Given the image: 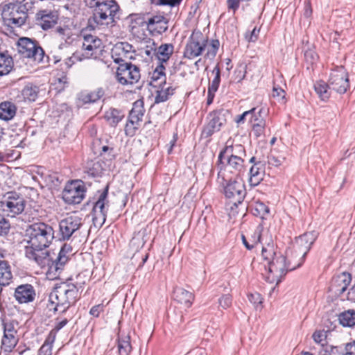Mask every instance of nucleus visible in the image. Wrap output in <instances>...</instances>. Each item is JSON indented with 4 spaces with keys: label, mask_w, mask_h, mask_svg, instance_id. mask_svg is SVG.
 Returning <instances> with one entry per match:
<instances>
[{
    "label": "nucleus",
    "mask_w": 355,
    "mask_h": 355,
    "mask_svg": "<svg viewBox=\"0 0 355 355\" xmlns=\"http://www.w3.org/2000/svg\"><path fill=\"white\" fill-rule=\"evenodd\" d=\"M28 245L26 248V256L40 266L48 263L47 248L54 239L53 227L44 223H35L30 225L26 230Z\"/></svg>",
    "instance_id": "1"
},
{
    "label": "nucleus",
    "mask_w": 355,
    "mask_h": 355,
    "mask_svg": "<svg viewBox=\"0 0 355 355\" xmlns=\"http://www.w3.org/2000/svg\"><path fill=\"white\" fill-rule=\"evenodd\" d=\"M71 255H72V248L67 244H64L61 248L58 254L49 250L48 257L50 258V261L48 263L41 265L40 268L44 270L49 279H58L64 270Z\"/></svg>",
    "instance_id": "2"
},
{
    "label": "nucleus",
    "mask_w": 355,
    "mask_h": 355,
    "mask_svg": "<svg viewBox=\"0 0 355 355\" xmlns=\"http://www.w3.org/2000/svg\"><path fill=\"white\" fill-rule=\"evenodd\" d=\"M217 181L224 188V193L230 200V205L231 209L233 206L237 207L241 204L246 194L243 181L236 178L234 180H227L223 171H220L218 174Z\"/></svg>",
    "instance_id": "3"
},
{
    "label": "nucleus",
    "mask_w": 355,
    "mask_h": 355,
    "mask_svg": "<svg viewBox=\"0 0 355 355\" xmlns=\"http://www.w3.org/2000/svg\"><path fill=\"white\" fill-rule=\"evenodd\" d=\"M78 290L73 284L62 283L55 287L49 297V311H58L60 306L74 302Z\"/></svg>",
    "instance_id": "4"
},
{
    "label": "nucleus",
    "mask_w": 355,
    "mask_h": 355,
    "mask_svg": "<svg viewBox=\"0 0 355 355\" xmlns=\"http://www.w3.org/2000/svg\"><path fill=\"white\" fill-rule=\"evenodd\" d=\"M268 264V275L266 277V281L269 283L276 282L278 284L288 270H293L300 267L302 266V261H298L297 263L292 266L291 261L286 262V257L279 254L278 257Z\"/></svg>",
    "instance_id": "5"
},
{
    "label": "nucleus",
    "mask_w": 355,
    "mask_h": 355,
    "mask_svg": "<svg viewBox=\"0 0 355 355\" xmlns=\"http://www.w3.org/2000/svg\"><path fill=\"white\" fill-rule=\"evenodd\" d=\"M119 6L113 0L94 9L92 21L98 26H113L115 24V16L119 12ZM92 24V19H89Z\"/></svg>",
    "instance_id": "6"
},
{
    "label": "nucleus",
    "mask_w": 355,
    "mask_h": 355,
    "mask_svg": "<svg viewBox=\"0 0 355 355\" xmlns=\"http://www.w3.org/2000/svg\"><path fill=\"white\" fill-rule=\"evenodd\" d=\"M27 17V12L21 7L15 5L7 6L2 12L5 30L9 31L10 28V33L14 31V28H19L25 24Z\"/></svg>",
    "instance_id": "7"
},
{
    "label": "nucleus",
    "mask_w": 355,
    "mask_h": 355,
    "mask_svg": "<svg viewBox=\"0 0 355 355\" xmlns=\"http://www.w3.org/2000/svg\"><path fill=\"white\" fill-rule=\"evenodd\" d=\"M18 53L23 57L33 60L37 63L44 62V51L38 42L28 37H21L17 42Z\"/></svg>",
    "instance_id": "8"
},
{
    "label": "nucleus",
    "mask_w": 355,
    "mask_h": 355,
    "mask_svg": "<svg viewBox=\"0 0 355 355\" xmlns=\"http://www.w3.org/2000/svg\"><path fill=\"white\" fill-rule=\"evenodd\" d=\"M25 205L24 197L16 192L7 193L0 200V210L12 217L22 213Z\"/></svg>",
    "instance_id": "9"
},
{
    "label": "nucleus",
    "mask_w": 355,
    "mask_h": 355,
    "mask_svg": "<svg viewBox=\"0 0 355 355\" xmlns=\"http://www.w3.org/2000/svg\"><path fill=\"white\" fill-rule=\"evenodd\" d=\"M140 76L139 67L130 63L120 64L116 73L117 81L123 85H132L137 83L140 79Z\"/></svg>",
    "instance_id": "10"
},
{
    "label": "nucleus",
    "mask_w": 355,
    "mask_h": 355,
    "mask_svg": "<svg viewBox=\"0 0 355 355\" xmlns=\"http://www.w3.org/2000/svg\"><path fill=\"white\" fill-rule=\"evenodd\" d=\"M83 225V218L76 214L67 216L59 223L60 234L62 240H69Z\"/></svg>",
    "instance_id": "11"
},
{
    "label": "nucleus",
    "mask_w": 355,
    "mask_h": 355,
    "mask_svg": "<svg viewBox=\"0 0 355 355\" xmlns=\"http://www.w3.org/2000/svg\"><path fill=\"white\" fill-rule=\"evenodd\" d=\"M329 84L331 90L344 94L349 87L348 74L343 67H338L331 73Z\"/></svg>",
    "instance_id": "12"
},
{
    "label": "nucleus",
    "mask_w": 355,
    "mask_h": 355,
    "mask_svg": "<svg viewBox=\"0 0 355 355\" xmlns=\"http://www.w3.org/2000/svg\"><path fill=\"white\" fill-rule=\"evenodd\" d=\"M82 182L74 181L67 184L62 191V198L68 204H79L85 197Z\"/></svg>",
    "instance_id": "13"
},
{
    "label": "nucleus",
    "mask_w": 355,
    "mask_h": 355,
    "mask_svg": "<svg viewBox=\"0 0 355 355\" xmlns=\"http://www.w3.org/2000/svg\"><path fill=\"white\" fill-rule=\"evenodd\" d=\"M317 237L318 233L315 231H312L306 232L296 239L294 248L295 251L300 256L299 261L304 262L305 257L315 241Z\"/></svg>",
    "instance_id": "14"
},
{
    "label": "nucleus",
    "mask_w": 355,
    "mask_h": 355,
    "mask_svg": "<svg viewBox=\"0 0 355 355\" xmlns=\"http://www.w3.org/2000/svg\"><path fill=\"white\" fill-rule=\"evenodd\" d=\"M107 188L100 194L93 207V221L96 225H103L106 220L108 209Z\"/></svg>",
    "instance_id": "15"
},
{
    "label": "nucleus",
    "mask_w": 355,
    "mask_h": 355,
    "mask_svg": "<svg viewBox=\"0 0 355 355\" xmlns=\"http://www.w3.org/2000/svg\"><path fill=\"white\" fill-rule=\"evenodd\" d=\"M207 120V123L202 130V135L205 137H209L214 132L219 131L227 121L225 113L223 111H215L210 113Z\"/></svg>",
    "instance_id": "16"
},
{
    "label": "nucleus",
    "mask_w": 355,
    "mask_h": 355,
    "mask_svg": "<svg viewBox=\"0 0 355 355\" xmlns=\"http://www.w3.org/2000/svg\"><path fill=\"white\" fill-rule=\"evenodd\" d=\"M144 112L142 101H137L134 103L133 107L129 114L128 122L125 125L127 135H133L135 130L138 129L140 122L142 121Z\"/></svg>",
    "instance_id": "17"
},
{
    "label": "nucleus",
    "mask_w": 355,
    "mask_h": 355,
    "mask_svg": "<svg viewBox=\"0 0 355 355\" xmlns=\"http://www.w3.org/2000/svg\"><path fill=\"white\" fill-rule=\"evenodd\" d=\"M144 112L142 101H137L134 103L133 107L129 114L128 122L125 125L127 135H133L135 130L138 129L140 122L142 121Z\"/></svg>",
    "instance_id": "18"
},
{
    "label": "nucleus",
    "mask_w": 355,
    "mask_h": 355,
    "mask_svg": "<svg viewBox=\"0 0 355 355\" xmlns=\"http://www.w3.org/2000/svg\"><path fill=\"white\" fill-rule=\"evenodd\" d=\"M111 55L114 62L120 63L125 60H132L135 56V50L128 42H118L111 50Z\"/></svg>",
    "instance_id": "19"
},
{
    "label": "nucleus",
    "mask_w": 355,
    "mask_h": 355,
    "mask_svg": "<svg viewBox=\"0 0 355 355\" xmlns=\"http://www.w3.org/2000/svg\"><path fill=\"white\" fill-rule=\"evenodd\" d=\"M205 40L200 34H193L188 41L184 55L189 59H193L199 56L206 46Z\"/></svg>",
    "instance_id": "20"
},
{
    "label": "nucleus",
    "mask_w": 355,
    "mask_h": 355,
    "mask_svg": "<svg viewBox=\"0 0 355 355\" xmlns=\"http://www.w3.org/2000/svg\"><path fill=\"white\" fill-rule=\"evenodd\" d=\"M15 298L20 304H26L34 301L36 293L33 286L26 284L18 286L15 291Z\"/></svg>",
    "instance_id": "21"
},
{
    "label": "nucleus",
    "mask_w": 355,
    "mask_h": 355,
    "mask_svg": "<svg viewBox=\"0 0 355 355\" xmlns=\"http://www.w3.org/2000/svg\"><path fill=\"white\" fill-rule=\"evenodd\" d=\"M263 114H265L263 108L255 111L250 117L252 132L256 137H260L264 135L266 128V119Z\"/></svg>",
    "instance_id": "22"
},
{
    "label": "nucleus",
    "mask_w": 355,
    "mask_h": 355,
    "mask_svg": "<svg viewBox=\"0 0 355 355\" xmlns=\"http://www.w3.org/2000/svg\"><path fill=\"white\" fill-rule=\"evenodd\" d=\"M261 243L263 245L261 255L263 259L268 263L279 255L275 248L272 235L268 231H266V237L265 239L262 241Z\"/></svg>",
    "instance_id": "23"
},
{
    "label": "nucleus",
    "mask_w": 355,
    "mask_h": 355,
    "mask_svg": "<svg viewBox=\"0 0 355 355\" xmlns=\"http://www.w3.org/2000/svg\"><path fill=\"white\" fill-rule=\"evenodd\" d=\"M351 281L352 277L349 273L346 272H341L333 279L331 290L336 294L341 295L346 291Z\"/></svg>",
    "instance_id": "24"
},
{
    "label": "nucleus",
    "mask_w": 355,
    "mask_h": 355,
    "mask_svg": "<svg viewBox=\"0 0 355 355\" xmlns=\"http://www.w3.org/2000/svg\"><path fill=\"white\" fill-rule=\"evenodd\" d=\"M101 40L96 36L92 35H84L82 48L85 51L84 55L85 58H89L92 56L94 53L101 48Z\"/></svg>",
    "instance_id": "25"
},
{
    "label": "nucleus",
    "mask_w": 355,
    "mask_h": 355,
    "mask_svg": "<svg viewBox=\"0 0 355 355\" xmlns=\"http://www.w3.org/2000/svg\"><path fill=\"white\" fill-rule=\"evenodd\" d=\"M148 239V231L146 228H142L134 234L130 242V248L133 252H137L144 246Z\"/></svg>",
    "instance_id": "26"
},
{
    "label": "nucleus",
    "mask_w": 355,
    "mask_h": 355,
    "mask_svg": "<svg viewBox=\"0 0 355 355\" xmlns=\"http://www.w3.org/2000/svg\"><path fill=\"white\" fill-rule=\"evenodd\" d=\"M40 21V26L44 30L52 28L57 22L58 15L55 12L49 10H41L37 14Z\"/></svg>",
    "instance_id": "27"
},
{
    "label": "nucleus",
    "mask_w": 355,
    "mask_h": 355,
    "mask_svg": "<svg viewBox=\"0 0 355 355\" xmlns=\"http://www.w3.org/2000/svg\"><path fill=\"white\" fill-rule=\"evenodd\" d=\"M174 300L179 304L184 306L183 308L188 309L192 304L193 300V294L181 287H177L173 292Z\"/></svg>",
    "instance_id": "28"
},
{
    "label": "nucleus",
    "mask_w": 355,
    "mask_h": 355,
    "mask_svg": "<svg viewBox=\"0 0 355 355\" xmlns=\"http://www.w3.org/2000/svg\"><path fill=\"white\" fill-rule=\"evenodd\" d=\"M225 159H227V164L225 170L223 171L224 173L225 171H229L232 173L238 174L243 170L244 160L241 156L230 155L229 157H225Z\"/></svg>",
    "instance_id": "29"
},
{
    "label": "nucleus",
    "mask_w": 355,
    "mask_h": 355,
    "mask_svg": "<svg viewBox=\"0 0 355 355\" xmlns=\"http://www.w3.org/2000/svg\"><path fill=\"white\" fill-rule=\"evenodd\" d=\"M265 237L266 232H261V229L259 227L248 238L244 235L241 236L243 245L248 250L252 249L257 244L261 243Z\"/></svg>",
    "instance_id": "30"
},
{
    "label": "nucleus",
    "mask_w": 355,
    "mask_h": 355,
    "mask_svg": "<svg viewBox=\"0 0 355 355\" xmlns=\"http://www.w3.org/2000/svg\"><path fill=\"white\" fill-rule=\"evenodd\" d=\"M104 95L102 88H97L92 92L84 91L78 94V99L83 103H95Z\"/></svg>",
    "instance_id": "31"
},
{
    "label": "nucleus",
    "mask_w": 355,
    "mask_h": 355,
    "mask_svg": "<svg viewBox=\"0 0 355 355\" xmlns=\"http://www.w3.org/2000/svg\"><path fill=\"white\" fill-rule=\"evenodd\" d=\"M15 105L9 101L0 103V119L4 121L12 119L16 114Z\"/></svg>",
    "instance_id": "32"
},
{
    "label": "nucleus",
    "mask_w": 355,
    "mask_h": 355,
    "mask_svg": "<svg viewBox=\"0 0 355 355\" xmlns=\"http://www.w3.org/2000/svg\"><path fill=\"white\" fill-rule=\"evenodd\" d=\"M58 33L60 36L61 43L58 46L59 49H62L64 46L72 45L75 41V35L68 28H59Z\"/></svg>",
    "instance_id": "33"
},
{
    "label": "nucleus",
    "mask_w": 355,
    "mask_h": 355,
    "mask_svg": "<svg viewBox=\"0 0 355 355\" xmlns=\"http://www.w3.org/2000/svg\"><path fill=\"white\" fill-rule=\"evenodd\" d=\"M12 278L10 266L8 261H0V286H7Z\"/></svg>",
    "instance_id": "34"
},
{
    "label": "nucleus",
    "mask_w": 355,
    "mask_h": 355,
    "mask_svg": "<svg viewBox=\"0 0 355 355\" xmlns=\"http://www.w3.org/2000/svg\"><path fill=\"white\" fill-rule=\"evenodd\" d=\"M314 90L322 101H327L331 96V89L329 84L319 80L314 84Z\"/></svg>",
    "instance_id": "35"
},
{
    "label": "nucleus",
    "mask_w": 355,
    "mask_h": 355,
    "mask_svg": "<svg viewBox=\"0 0 355 355\" xmlns=\"http://www.w3.org/2000/svg\"><path fill=\"white\" fill-rule=\"evenodd\" d=\"M173 52V46L171 44H161L156 50L155 55L162 63L168 60Z\"/></svg>",
    "instance_id": "36"
},
{
    "label": "nucleus",
    "mask_w": 355,
    "mask_h": 355,
    "mask_svg": "<svg viewBox=\"0 0 355 355\" xmlns=\"http://www.w3.org/2000/svg\"><path fill=\"white\" fill-rule=\"evenodd\" d=\"M230 155H237V156H245V150L243 146L235 145L234 146L226 147V148L221 151L218 156V159L220 162H223V159L225 157H229Z\"/></svg>",
    "instance_id": "37"
},
{
    "label": "nucleus",
    "mask_w": 355,
    "mask_h": 355,
    "mask_svg": "<svg viewBox=\"0 0 355 355\" xmlns=\"http://www.w3.org/2000/svg\"><path fill=\"white\" fill-rule=\"evenodd\" d=\"M263 170L260 167H259L257 164H254V166H252L250 170V184L252 187L257 186L263 180Z\"/></svg>",
    "instance_id": "38"
},
{
    "label": "nucleus",
    "mask_w": 355,
    "mask_h": 355,
    "mask_svg": "<svg viewBox=\"0 0 355 355\" xmlns=\"http://www.w3.org/2000/svg\"><path fill=\"white\" fill-rule=\"evenodd\" d=\"M123 116L120 110L114 108H110L105 114V119L112 126H116Z\"/></svg>",
    "instance_id": "39"
},
{
    "label": "nucleus",
    "mask_w": 355,
    "mask_h": 355,
    "mask_svg": "<svg viewBox=\"0 0 355 355\" xmlns=\"http://www.w3.org/2000/svg\"><path fill=\"white\" fill-rule=\"evenodd\" d=\"M18 343V338L15 335L5 334L1 340V349L4 352H10Z\"/></svg>",
    "instance_id": "40"
},
{
    "label": "nucleus",
    "mask_w": 355,
    "mask_h": 355,
    "mask_svg": "<svg viewBox=\"0 0 355 355\" xmlns=\"http://www.w3.org/2000/svg\"><path fill=\"white\" fill-rule=\"evenodd\" d=\"M339 323L344 327L355 325V312H340L338 315Z\"/></svg>",
    "instance_id": "41"
},
{
    "label": "nucleus",
    "mask_w": 355,
    "mask_h": 355,
    "mask_svg": "<svg viewBox=\"0 0 355 355\" xmlns=\"http://www.w3.org/2000/svg\"><path fill=\"white\" fill-rule=\"evenodd\" d=\"M130 336L119 337L118 339V350L119 355H129L132 350Z\"/></svg>",
    "instance_id": "42"
},
{
    "label": "nucleus",
    "mask_w": 355,
    "mask_h": 355,
    "mask_svg": "<svg viewBox=\"0 0 355 355\" xmlns=\"http://www.w3.org/2000/svg\"><path fill=\"white\" fill-rule=\"evenodd\" d=\"M2 325L3 327V334L17 335V327L18 322L14 320H8L5 316L1 317Z\"/></svg>",
    "instance_id": "43"
},
{
    "label": "nucleus",
    "mask_w": 355,
    "mask_h": 355,
    "mask_svg": "<svg viewBox=\"0 0 355 355\" xmlns=\"http://www.w3.org/2000/svg\"><path fill=\"white\" fill-rule=\"evenodd\" d=\"M11 57L0 53V76L8 74L12 67Z\"/></svg>",
    "instance_id": "44"
},
{
    "label": "nucleus",
    "mask_w": 355,
    "mask_h": 355,
    "mask_svg": "<svg viewBox=\"0 0 355 355\" xmlns=\"http://www.w3.org/2000/svg\"><path fill=\"white\" fill-rule=\"evenodd\" d=\"M175 89V87H173L171 86L167 87L166 88L162 87L160 90L157 92L155 103H159L166 101L169 96L174 94Z\"/></svg>",
    "instance_id": "45"
},
{
    "label": "nucleus",
    "mask_w": 355,
    "mask_h": 355,
    "mask_svg": "<svg viewBox=\"0 0 355 355\" xmlns=\"http://www.w3.org/2000/svg\"><path fill=\"white\" fill-rule=\"evenodd\" d=\"M213 73H215V77L209 85L207 92L209 97L211 95H212V97L214 96V93L217 91L220 81V71L218 66L214 68Z\"/></svg>",
    "instance_id": "46"
},
{
    "label": "nucleus",
    "mask_w": 355,
    "mask_h": 355,
    "mask_svg": "<svg viewBox=\"0 0 355 355\" xmlns=\"http://www.w3.org/2000/svg\"><path fill=\"white\" fill-rule=\"evenodd\" d=\"M39 88L37 86L28 85L22 90L24 98L29 101H35L37 98Z\"/></svg>",
    "instance_id": "47"
},
{
    "label": "nucleus",
    "mask_w": 355,
    "mask_h": 355,
    "mask_svg": "<svg viewBox=\"0 0 355 355\" xmlns=\"http://www.w3.org/2000/svg\"><path fill=\"white\" fill-rule=\"evenodd\" d=\"M165 67L162 64L158 65L150 74V78L153 82H157L161 80L160 84L165 83Z\"/></svg>",
    "instance_id": "48"
},
{
    "label": "nucleus",
    "mask_w": 355,
    "mask_h": 355,
    "mask_svg": "<svg viewBox=\"0 0 355 355\" xmlns=\"http://www.w3.org/2000/svg\"><path fill=\"white\" fill-rule=\"evenodd\" d=\"M55 340H50L47 336L44 344L40 348L37 355H51L53 344Z\"/></svg>",
    "instance_id": "49"
},
{
    "label": "nucleus",
    "mask_w": 355,
    "mask_h": 355,
    "mask_svg": "<svg viewBox=\"0 0 355 355\" xmlns=\"http://www.w3.org/2000/svg\"><path fill=\"white\" fill-rule=\"evenodd\" d=\"M68 322L67 319L58 322L54 328L49 332L48 337L50 340H55L57 333L63 328Z\"/></svg>",
    "instance_id": "50"
},
{
    "label": "nucleus",
    "mask_w": 355,
    "mask_h": 355,
    "mask_svg": "<svg viewBox=\"0 0 355 355\" xmlns=\"http://www.w3.org/2000/svg\"><path fill=\"white\" fill-rule=\"evenodd\" d=\"M312 338L316 343L323 346L324 343H326L327 331L324 330H317L313 334Z\"/></svg>",
    "instance_id": "51"
},
{
    "label": "nucleus",
    "mask_w": 355,
    "mask_h": 355,
    "mask_svg": "<svg viewBox=\"0 0 355 355\" xmlns=\"http://www.w3.org/2000/svg\"><path fill=\"white\" fill-rule=\"evenodd\" d=\"M345 349L343 346H330L329 349L327 348L322 355H345Z\"/></svg>",
    "instance_id": "52"
},
{
    "label": "nucleus",
    "mask_w": 355,
    "mask_h": 355,
    "mask_svg": "<svg viewBox=\"0 0 355 355\" xmlns=\"http://www.w3.org/2000/svg\"><path fill=\"white\" fill-rule=\"evenodd\" d=\"M68 83V78L65 74H62L60 77L55 78L53 85H56V89L58 91H62L64 89Z\"/></svg>",
    "instance_id": "53"
},
{
    "label": "nucleus",
    "mask_w": 355,
    "mask_h": 355,
    "mask_svg": "<svg viewBox=\"0 0 355 355\" xmlns=\"http://www.w3.org/2000/svg\"><path fill=\"white\" fill-rule=\"evenodd\" d=\"M304 58L306 62L313 64L317 60L318 55L313 49H309L304 51Z\"/></svg>",
    "instance_id": "54"
},
{
    "label": "nucleus",
    "mask_w": 355,
    "mask_h": 355,
    "mask_svg": "<svg viewBox=\"0 0 355 355\" xmlns=\"http://www.w3.org/2000/svg\"><path fill=\"white\" fill-rule=\"evenodd\" d=\"M10 228L8 221L0 214V236L6 234Z\"/></svg>",
    "instance_id": "55"
},
{
    "label": "nucleus",
    "mask_w": 355,
    "mask_h": 355,
    "mask_svg": "<svg viewBox=\"0 0 355 355\" xmlns=\"http://www.w3.org/2000/svg\"><path fill=\"white\" fill-rule=\"evenodd\" d=\"M284 158H279L273 155H270L268 157V164L272 166H279L282 164Z\"/></svg>",
    "instance_id": "56"
},
{
    "label": "nucleus",
    "mask_w": 355,
    "mask_h": 355,
    "mask_svg": "<svg viewBox=\"0 0 355 355\" xmlns=\"http://www.w3.org/2000/svg\"><path fill=\"white\" fill-rule=\"evenodd\" d=\"M231 297L228 295H225L219 300V306L223 309H227L231 304Z\"/></svg>",
    "instance_id": "57"
},
{
    "label": "nucleus",
    "mask_w": 355,
    "mask_h": 355,
    "mask_svg": "<svg viewBox=\"0 0 355 355\" xmlns=\"http://www.w3.org/2000/svg\"><path fill=\"white\" fill-rule=\"evenodd\" d=\"M272 95L274 98H278L279 101H284L285 92L282 88L273 87Z\"/></svg>",
    "instance_id": "58"
},
{
    "label": "nucleus",
    "mask_w": 355,
    "mask_h": 355,
    "mask_svg": "<svg viewBox=\"0 0 355 355\" xmlns=\"http://www.w3.org/2000/svg\"><path fill=\"white\" fill-rule=\"evenodd\" d=\"M82 60V58L79 56L78 53H74L71 57L68 58L65 60V65L67 66V68H70L76 61H80Z\"/></svg>",
    "instance_id": "59"
},
{
    "label": "nucleus",
    "mask_w": 355,
    "mask_h": 355,
    "mask_svg": "<svg viewBox=\"0 0 355 355\" xmlns=\"http://www.w3.org/2000/svg\"><path fill=\"white\" fill-rule=\"evenodd\" d=\"M343 347L345 355H355V340L346 343Z\"/></svg>",
    "instance_id": "60"
},
{
    "label": "nucleus",
    "mask_w": 355,
    "mask_h": 355,
    "mask_svg": "<svg viewBox=\"0 0 355 355\" xmlns=\"http://www.w3.org/2000/svg\"><path fill=\"white\" fill-rule=\"evenodd\" d=\"M16 1L19 4L17 7H21L26 12L32 8L33 3V0H16Z\"/></svg>",
    "instance_id": "61"
},
{
    "label": "nucleus",
    "mask_w": 355,
    "mask_h": 355,
    "mask_svg": "<svg viewBox=\"0 0 355 355\" xmlns=\"http://www.w3.org/2000/svg\"><path fill=\"white\" fill-rule=\"evenodd\" d=\"M257 110V108L254 107L251 109L250 110L244 112L242 114L238 116L237 119H236V122L237 123H243L245 118L248 115H252V114Z\"/></svg>",
    "instance_id": "62"
},
{
    "label": "nucleus",
    "mask_w": 355,
    "mask_h": 355,
    "mask_svg": "<svg viewBox=\"0 0 355 355\" xmlns=\"http://www.w3.org/2000/svg\"><path fill=\"white\" fill-rule=\"evenodd\" d=\"M248 299L250 302L254 304H259L261 303V295L257 293H252L248 295Z\"/></svg>",
    "instance_id": "63"
},
{
    "label": "nucleus",
    "mask_w": 355,
    "mask_h": 355,
    "mask_svg": "<svg viewBox=\"0 0 355 355\" xmlns=\"http://www.w3.org/2000/svg\"><path fill=\"white\" fill-rule=\"evenodd\" d=\"M259 33V29H257V28H254L252 31L251 33L248 35H246L245 37L248 39L249 42H255L258 38V35Z\"/></svg>",
    "instance_id": "64"
}]
</instances>
